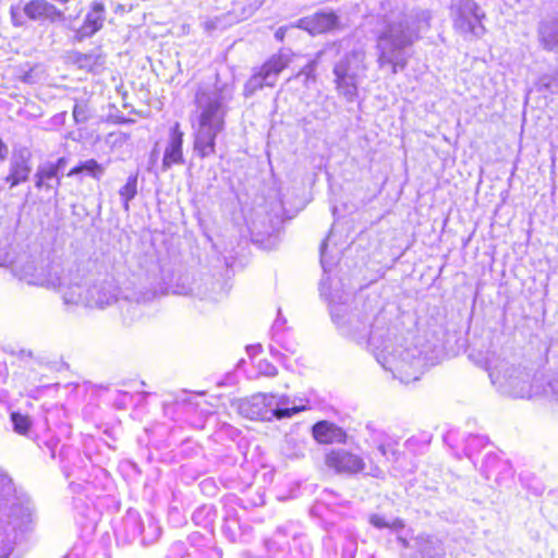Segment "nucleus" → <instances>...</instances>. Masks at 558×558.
<instances>
[{"label": "nucleus", "mask_w": 558, "mask_h": 558, "mask_svg": "<svg viewBox=\"0 0 558 558\" xmlns=\"http://www.w3.org/2000/svg\"><path fill=\"white\" fill-rule=\"evenodd\" d=\"M231 90L223 87L199 88L196 93V122L194 123V151L206 158L216 151V138L225 129V118Z\"/></svg>", "instance_id": "obj_1"}, {"label": "nucleus", "mask_w": 558, "mask_h": 558, "mask_svg": "<svg viewBox=\"0 0 558 558\" xmlns=\"http://www.w3.org/2000/svg\"><path fill=\"white\" fill-rule=\"evenodd\" d=\"M7 520L12 531L25 534L33 530V507L27 499L15 494L11 478L0 472V522ZM13 541L7 527H0V558H8Z\"/></svg>", "instance_id": "obj_2"}, {"label": "nucleus", "mask_w": 558, "mask_h": 558, "mask_svg": "<svg viewBox=\"0 0 558 558\" xmlns=\"http://www.w3.org/2000/svg\"><path fill=\"white\" fill-rule=\"evenodd\" d=\"M120 290L113 277H102L82 282L78 271L65 275V284L62 286L61 294L64 304L86 307L105 308L118 302Z\"/></svg>", "instance_id": "obj_3"}, {"label": "nucleus", "mask_w": 558, "mask_h": 558, "mask_svg": "<svg viewBox=\"0 0 558 558\" xmlns=\"http://www.w3.org/2000/svg\"><path fill=\"white\" fill-rule=\"evenodd\" d=\"M377 48L379 50L377 62L379 66H389L393 74L402 71L408 65V58L403 49L413 45L414 39L400 29L396 35L383 33L378 36Z\"/></svg>", "instance_id": "obj_4"}, {"label": "nucleus", "mask_w": 558, "mask_h": 558, "mask_svg": "<svg viewBox=\"0 0 558 558\" xmlns=\"http://www.w3.org/2000/svg\"><path fill=\"white\" fill-rule=\"evenodd\" d=\"M310 409L308 400L304 404L281 408L275 396L257 393L253 395L246 403V416L255 421H271L274 417L282 420Z\"/></svg>", "instance_id": "obj_5"}, {"label": "nucleus", "mask_w": 558, "mask_h": 558, "mask_svg": "<svg viewBox=\"0 0 558 558\" xmlns=\"http://www.w3.org/2000/svg\"><path fill=\"white\" fill-rule=\"evenodd\" d=\"M324 464L336 475L352 476L365 470L364 459L347 449H331L324 457Z\"/></svg>", "instance_id": "obj_6"}, {"label": "nucleus", "mask_w": 558, "mask_h": 558, "mask_svg": "<svg viewBox=\"0 0 558 558\" xmlns=\"http://www.w3.org/2000/svg\"><path fill=\"white\" fill-rule=\"evenodd\" d=\"M484 14L480 13L478 5L472 0H459L454 28L462 34L481 35L484 33L482 20Z\"/></svg>", "instance_id": "obj_7"}, {"label": "nucleus", "mask_w": 558, "mask_h": 558, "mask_svg": "<svg viewBox=\"0 0 558 558\" xmlns=\"http://www.w3.org/2000/svg\"><path fill=\"white\" fill-rule=\"evenodd\" d=\"M288 56L278 52L266 60L251 76L252 88L274 86L278 75L289 65Z\"/></svg>", "instance_id": "obj_8"}, {"label": "nucleus", "mask_w": 558, "mask_h": 558, "mask_svg": "<svg viewBox=\"0 0 558 558\" xmlns=\"http://www.w3.org/2000/svg\"><path fill=\"white\" fill-rule=\"evenodd\" d=\"M31 151L27 148L13 150L10 158L9 173L4 181L13 189L29 179L32 172Z\"/></svg>", "instance_id": "obj_9"}, {"label": "nucleus", "mask_w": 558, "mask_h": 558, "mask_svg": "<svg viewBox=\"0 0 558 558\" xmlns=\"http://www.w3.org/2000/svg\"><path fill=\"white\" fill-rule=\"evenodd\" d=\"M298 27L313 36L322 35L339 28V17L332 11H319L300 19Z\"/></svg>", "instance_id": "obj_10"}, {"label": "nucleus", "mask_w": 558, "mask_h": 558, "mask_svg": "<svg viewBox=\"0 0 558 558\" xmlns=\"http://www.w3.org/2000/svg\"><path fill=\"white\" fill-rule=\"evenodd\" d=\"M15 271L20 279L25 280L28 284L59 289L60 292L62 286L65 284V275L60 276L58 271H53L46 276L37 271L33 262H28L20 269L16 268Z\"/></svg>", "instance_id": "obj_11"}, {"label": "nucleus", "mask_w": 558, "mask_h": 558, "mask_svg": "<svg viewBox=\"0 0 558 558\" xmlns=\"http://www.w3.org/2000/svg\"><path fill=\"white\" fill-rule=\"evenodd\" d=\"M183 132L177 122L169 133V140L165 148L161 168L163 171L169 170L174 165H183Z\"/></svg>", "instance_id": "obj_12"}, {"label": "nucleus", "mask_w": 558, "mask_h": 558, "mask_svg": "<svg viewBox=\"0 0 558 558\" xmlns=\"http://www.w3.org/2000/svg\"><path fill=\"white\" fill-rule=\"evenodd\" d=\"M68 159L60 157L56 161H45L38 165L34 174L35 187L38 190L50 191L56 187L52 183L58 174H63Z\"/></svg>", "instance_id": "obj_13"}, {"label": "nucleus", "mask_w": 558, "mask_h": 558, "mask_svg": "<svg viewBox=\"0 0 558 558\" xmlns=\"http://www.w3.org/2000/svg\"><path fill=\"white\" fill-rule=\"evenodd\" d=\"M312 436L320 445H343L348 441V433L337 424L323 420L312 426Z\"/></svg>", "instance_id": "obj_14"}, {"label": "nucleus", "mask_w": 558, "mask_h": 558, "mask_svg": "<svg viewBox=\"0 0 558 558\" xmlns=\"http://www.w3.org/2000/svg\"><path fill=\"white\" fill-rule=\"evenodd\" d=\"M332 72L336 89L348 100H353L357 96L356 75L350 73L348 61L335 64Z\"/></svg>", "instance_id": "obj_15"}, {"label": "nucleus", "mask_w": 558, "mask_h": 558, "mask_svg": "<svg viewBox=\"0 0 558 558\" xmlns=\"http://www.w3.org/2000/svg\"><path fill=\"white\" fill-rule=\"evenodd\" d=\"M24 14L34 21L49 20L50 22L63 21L64 14L53 4L45 0H33L23 8Z\"/></svg>", "instance_id": "obj_16"}, {"label": "nucleus", "mask_w": 558, "mask_h": 558, "mask_svg": "<svg viewBox=\"0 0 558 558\" xmlns=\"http://www.w3.org/2000/svg\"><path fill=\"white\" fill-rule=\"evenodd\" d=\"M105 7L101 2H93L90 11L86 14L83 25L77 31V36L82 38L92 37L104 25Z\"/></svg>", "instance_id": "obj_17"}, {"label": "nucleus", "mask_w": 558, "mask_h": 558, "mask_svg": "<svg viewBox=\"0 0 558 558\" xmlns=\"http://www.w3.org/2000/svg\"><path fill=\"white\" fill-rule=\"evenodd\" d=\"M71 61L80 69L86 71H96L105 63V58L99 49L92 50L87 53L75 51L70 56Z\"/></svg>", "instance_id": "obj_18"}, {"label": "nucleus", "mask_w": 558, "mask_h": 558, "mask_svg": "<svg viewBox=\"0 0 558 558\" xmlns=\"http://www.w3.org/2000/svg\"><path fill=\"white\" fill-rule=\"evenodd\" d=\"M225 529L232 535L233 541H235L238 537H242L244 533V527L241 523V518L238 511L230 505L227 506Z\"/></svg>", "instance_id": "obj_19"}, {"label": "nucleus", "mask_w": 558, "mask_h": 558, "mask_svg": "<svg viewBox=\"0 0 558 558\" xmlns=\"http://www.w3.org/2000/svg\"><path fill=\"white\" fill-rule=\"evenodd\" d=\"M82 172H87L94 179L99 180L105 172V168L100 163H98L97 160L88 159L80 162L76 167L72 168L69 171L68 175L74 177Z\"/></svg>", "instance_id": "obj_20"}, {"label": "nucleus", "mask_w": 558, "mask_h": 558, "mask_svg": "<svg viewBox=\"0 0 558 558\" xmlns=\"http://www.w3.org/2000/svg\"><path fill=\"white\" fill-rule=\"evenodd\" d=\"M120 197L123 201L124 210H129V203L137 194V175H130L125 184L119 191Z\"/></svg>", "instance_id": "obj_21"}, {"label": "nucleus", "mask_w": 558, "mask_h": 558, "mask_svg": "<svg viewBox=\"0 0 558 558\" xmlns=\"http://www.w3.org/2000/svg\"><path fill=\"white\" fill-rule=\"evenodd\" d=\"M155 292L150 290L145 291H134L130 289H125L121 292V300L128 301V302H135L137 304L140 303H146L155 298Z\"/></svg>", "instance_id": "obj_22"}, {"label": "nucleus", "mask_w": 558, "mask_h": 558, "mask_svg": "<svg viewBox=\"0 0 558 558\" xmlns=\"http://www.w3.org/2000/svg\"><path fill=\"white\" fill-rule=\"evenodd\" d=\"M231 24L230 15H221L215 17H208L203 22L204 29L211 34L217 29H223Z\"/></svg>", "instance_id": "obj_23"}, {"label": "nucleus", "mask_w": 558, "mask_h": 558, "mask_svg": "<svg viewBox=\"0 0 558 558\" xmlns=\"http://www.w3.org/2000/svg\"><path fill=\"white\" fill-rule=\"evenodd\" d=\"M11 422L13 424L14 430L22 435L26 434L32 426V421L29 416L24 415L20 412L11 413Z\"/></svg>", "instance_id": "obj_24"}, {"label": "nucleus", "mask_w": 558, "mask_h": 558, "mask_svg": "<svg viewBox=\"0 0 558 558\" xmlns=\"http://www.w3.org/2000/svg\"><path fill=\"white\" fill-rule=\"evenodd\" d=\"M541 45L547 51L558 50V35L554 31L544 32L541 36Z\"/></svg>", "instance_id": "obj_25"}, {"label": "nucleus", "mask_w": 558, "mask_h": 558, "mask_svg": "<svg viewBox=\"0 0 558 558\" xmlns=\"http://www.w3.org/2000/svg\"><path fill=\"white\" fill-rule=\"evenodd\" d=\"M369 522L378 529H401L404 526L403 522L401 520H396L392 523L387 522L383 517L374 514L371 517Z\"/></svg>", "instance_id": "obj_26"}, {"label": "nucleus", "mask_w": 558, "mask_h": 558, "mask_svg": "<svg viewBox=\"0 0 558 558\" xmlns=\"http://www.w3.org/2000/svg\"><path fill=\"white\" fill-rule=\"evenodd\" d=\"M72 113L76 123H84L88 119L87 106L83 102L75 104Z\"/></svg>", "instance_id": "obj_27"}, {"label": "nucleus", "mask_w": 558, "mask_h": 558, "mask_svg": "<svg viewBox=\"0 0 558 558\" xmlns=\"http://www.w3.org/2000/svg\"><path fill=\"white\" fill-rule=\"evenodd\" d=\"M7 155H8V147L3 143V141L0 140V162L7 158Z\"/></svg>", "instance_id": "obj_28"}, {"label": "nucleus", "mask_w": 558, "mask_h": 558, "mask_svg": "<svg viewBox=\"0 0 558 558\" xmlns=\"http://www.w3.org/2000/svg\"><path fill=\"white\" fill-rule=\"evenodd\" d=\"M8 260V254L5 247L0 243V265L4 264Z\"/></svg>", "instance_id": "obj_29"}, {"label": "nucleus", "mask_w": 558, "mask_h": 558, "mask_svg": "<svg viewBox=\"0 0 558 558\" xmlns=\"http://www.w3.org/2000/svg\"><path fill=\"white\" fill-rule=\"evenodd\" d=\"M61 177H62V174H58V177L54 178L52 181V183L56 187H52L51 190H53L56 193L58 192V189L61 185Z\"/></svg>", "instance_id": "obj_30"}, {"label": "nucleus", "mask_w": 558, "mask_h": 558, "mask_svg": "<svg viewBox=\"0 0 558 558\" xmlns=\"http://www.w3.org/2000/svg\"><path fill=\"white\" fill-rule=\"evenodd\" d=\"M284 35H286V28H279V29L276 32V34H275L276 38H277L278 40H280V41H283V39H284Z\"/></svg>", "instance_id": "obj_31"}, {"label": "nucleus", "mask_w": 558, "mask_h": 558, "mask_svg": "<svg viewBox=\"0 0 558 558\" xmlns=\"http://www.w3.org/2000/svg\"><path fill=\"white\" fill-rule=\"evenodd\" d=\"M11 13H12V19H13L14 23H15V24H19V23H17V14H16V12H15L14 10H12V12H11Z\"/></svg>", "instance_id": "obj_32"}]
</instances>
